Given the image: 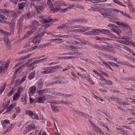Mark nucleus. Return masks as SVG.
Masks as SVG:
<instances>
[{
	"label": "nucleus",
	"mask_w": 135,
	"mask_h": 135,
	"mask_svg": "<svg viewBox=\"0 0 135 135\" xmlns=\"http://www.w3.org/2000/svg\"><path fill=\"white\" fill-rule=\"evenodd\" d=\"M60 68V65L45 67L42 69L44 71H41V73L43 74L54 73L56 71V69Z\"/></svg>",
	"instance_id": "f257e3e1"
},
{
	"label": "nucleus",
	"mask_w": 135,
	"mask_h": 135,
	"mask_svg": "<svg viewBox=\"0 0 135 135\" xmlns=\"http://www.w3.org/2000/svg\"><path fill=\"white\" fill-rule=\"evenodd\" d=\"M46 32L44 31L42 33L39 34L35 37L32 40V42L34 44H38L41 41L40 38L44 35Z\"/></svg>",
	"instance_id": "f03ea898"
},
{
	"label": "nucleus",
	"mask_w": 135,
	"mask_h": 135,
	"mask_svg": "<svg viewBox=\"0 0 135 135\" xmlns=\"http://www.w3.org/2000/svg\"><path fill=\"white\" fill-rule=\"evenodd\" d=\"M118 39H124V40H119V42L121 43L126 45H129L130 44V42L129 41L130 40L129 37L126 36H119L118 37Z\"/></svg>",
	"instance_id": "7ed1b4c3"
},
{
	"label": "nucleus",
	"mask_w": 135,
	"mask_h": 135,
	"mask_svg": "<svg viewBox=\"0 0 135 135\" xmlns=\"http://www.w3.org/2000/svg\"><path fill=\"white\" fill-rule=\"evenodd\" d=\"M40 4L41 5H39L37 7H35L36 10L38 12V10L42 11H43L46 6V3L44 2H41Z\"/></svg>",
	"instance_id": "20e7f679"
},
{
	"label": "nucleus",
	"mask_w": 135,
	"mask_h": 135,
	"mask_svg": "<svg viewBox=\"0 0 135 135\" xmlns=\"http://www.w3.org/2000/svg\"><path fill=\"white\" fill-rule=\"evenodd\" d=\"M32 28L34 30H36L37 27L40 25L39 22L36 20H32Z\"/></svg>",
	"instance_id": "39448f33"
},
{
	"label": "nucleus",
	"mask_w": 135,
	"mask_h": 135,
	"mask_svg": "<svg viewBox=\"0 0 135 135\" xmlns=\"http://www.w3.org/2000/svg\"><path fill=\"white\" fill-rule=\"evenodd\" d=\"M36 86H33L30 87L28 93L29 95L31 96L33 95L36 91Z\"/></svg>",
	"instance_id": "423d86ee"
},
{
	"label": "nucleus",
	"mask_w": 135,
	"mask_h": 135,
	"mask_svg": "<svg viewBox=\"0 0 135 135\" xmlns=\"http://www.w3.org/2000/svg\"><path fill=\"white\" fill-rule=\"evenodd\" d=\"M51 107L52 110L54 113L58 112L59 111V107L55 104H51Z\"/></svg>",
	"instance_id": "0eeeda50"
},
{
	"label": "nucleus",
	"mask_w": 135,
	"mask_h": 135,
	"mask_svg": "<svg viewBox=\"0 0 135 135\" xmlns=\"http://www.w3.org/2000/svg\"><path fill=\"white\" fill-rule=\"evenodd\" d=\"M79 26L80 27L79 28L72 30L71 32H84V27L80 25H79Z\"/></svg>",
	"instance_id": "6e6552de"
},
{
	"label": "nucleus",
	"mask_w": 135,
	"mask_h": 135,
	"mask_svg": "<svg viewBox=\"0 0 135 135\" xmlns=\"http://www.w3.org/2000/svg\"><path fill=\"white\" fill-rule=\"evenodd\" d=\"M45 97V96L38 97L37 98L36 101L39 103H43L44 101L46 100V98Z\"/></svg>",
	"instance_id": "1a4fd4ad"
},
{
	"label": "nucleus",
	"mask_w": 135,
	"mask_h": 135,
	"mask_svg": "<svg viewBox=\"0 0 135 135\" xmlns=\"http://www.w3.org/2000/svg\"><path fill=\"white\" fill-rule=\"evenodd\" d=\"M35 71L34 70L33 71L30 73L28 76V79L29 80H31L35 77Z\"/></svg>",
	"instance_id": "9d476101"
},
{
	"label": "nucleus",
	"mask_w": 135,
	"mask_h": 135,
	"mask_svg": "<svg viewBox=\"0 0 135 135\" xmlns=\"http://www.w3.org/2000/svg\"><path fill=\"white\" fill-rule=\"evenodd\" d=\"M33 32H32L31 30L28 31L27 33L25 34L24 36L20 39V40L22 41L25 39L26 38L30 35H31L33 33Z\"/></svg>",
	"instance_id": "9b49d317"
},
{
	"label": "nucleus",
	"mask_w": 135,
	"mask_h": 135,
	"mask_svg": "<svg viewBox=\"0 0 135 135\" xmlns=\"http://www.w3.org/2000/svg\"><path fill=\"white\" fill-rule=\"evenodd\" d=\"M16 106V104L15 103H13L12 104H11L8 107L6 111L3 113V114L5 113L6 112H8L10 111L13 108L14 106Z\"/></svg>",
	"instance_id": "f8f14e48"
},
{
	"label": "nucleus",
	"mask_w": 135,
	"mask_h": 135,
	"mask_svg": "<svg viewBox=\"0 0 135 135\" xmlns=\"http://www.w3.org/2000/svg\"><path fill=\"white\" fill-rule=\"evenodd\" d=\"M68 23H66L65 24H63L62 25H59L57 27V29H64L66 28L68 29Z\"/></svg>",
	"instance_id": "ddd939ff"
},
{
	"label": "nucleus",
	"mask_w": 135,
	"mask_h": 135,
	"mask_svg": "<svg viewBox=\"0 0 135 135\" xmlns=\"http://www.w3.org/2000/svg\"><path fill=\"white\" fill-rule=\"evenodd\" d=\"M10 12L9 13L11 14V17L15 18H16L18 17V15L15 12L12 11H10Z\"/></svg>",
	"instance_id": "4468645a"
},
{
	"label": "nucleus",
	"mask_w": 135,
	"mask_h": 135,
	"mask_svg": "<svg viewBox=\"0 0 135 135\" xmlns=\"http://www.w3.org/2000/svg\"><path fill=\"white\" fill-rule=\"evenodd\" d=\"M23 20V18L22 17H20L18 20L17 23V26H22V23Z\"/></svg>",
	"instance_id": "2eb2a0df"
},
{
	"label": "nucleus",
	"mask_w": 135,
	"mask_h": 135,
	"mask_svg": "<svg viewBox=\"0 0 135 135\" xmlns=\"http://www.w3.org/2000/svg\"><path fill=\"white\" fill-rule=\"evenodd\" d=\"M47 93V89L40 90L38 92V94L40 95H43L44 93Z\"/></svg>",
	"instance_id": "dca6fc26"
},
{
	"label": "nucleus",
	"mask_w": 135,
	"mask_h": 135,
	"mask_svg": "<svg viewBox=\"0 0 135 135\" xmlns=\"http://www.w3.org/2000/svg\"><path fill=\"white\" fill-rule=\"evenodd\" d=\"M115 23L119 25L121 27L122 26V27H124L125 28L126 27V26H127V25H128L127 24H125L122 22H121L119 21L116 22H115Z\"/></svg>",
	"instance_id": "f3484780"
},
{
	"label": "nucleus",
	"mask_w": 135,
	"mask_h": 135,
	"mask_svg": "<svg viewBox=\"0 0 135 135\" xmlns=\"http://www.w3.org/2000/svg\"><path fill=\"white\" fill-rule=\"evenodd\" d=\"M27 97L25 96L23 97L21 99V102L23 103L24 104H27Z\"/></svg>",
	"instance_id": "a211bd4d"
},
{
	"label": "nucleus",
	"mask_w": 135,
	"mask_h": 135,
	"mask_svg": "<svg viewBox=\"0 0 135 135\" xmlns=\"http://www.w3.org/2000/svg\"><path fill=\"white\" fill-rule=\"evenodd\" d=\"M62 5V3L59 1L56 2L54 4V6L57 8H60V9Z\"/></svg>",
	"instance_id": "6ab92c4d"
},
{
	"label": "nucleus",
	"mask_w": 135,
	"mask_h": 135,
	"mask_svg": "<svg viewBox=\"0 0 135 135\" xmlns=\"http://www.w3.org/2000/svg\"><path fill=\"white\" fill-rule=\"evenodd\" d=\"M91 31V35H97L99 34V30L97 29H93Z\"/></svg>",
	"instance_id": "aec40b11"
},
{
	"label": "nucleus",
	"mask_w": 135,
	"mask_h": 135,
	"mask_svg": "<svg viewBox=\"0 0 135 135\" xmlns=\"http://www.w3.org/2000/svg\"><path fill=\"white\" fill-rule=\"evenodd\" d=\"M9 65V62L8 61L6 62L4 65V67H3V72L5 73L7 70Z\"/></svg>",
	"instance_id": "412c9836"
},
{
	"label": "nucleus",
	"mask_w": 135,
	"mask_h": 135,
	"mask_svg": "<svg viewBox=\"0 0 135 135\" xmlns=\"http://www.w3.org/2000/svg\"><path fill=\"white\" fill-rule=\"evenodd\" d=\"M121 14L123 16L128 17L129 18L132 19V17L129 14L123 11H121L120 12Z\"/></svg>",
	"instance_id": "4be33fe9"
},
{
	"label": "nucleus",
	"mask_w": 135,
	"mask_h": 135,
	"mask_svg": "<svg viewBox=\"0 0 135 135\" xmlns=\"http://www.w3.org/2000/svg\"><path fill=\"white\" fill-rule=\"evenodd\" d=\"M35 124L32 123L28 125L27 127L28 129V130L30 131L31 130L33 129L35 127Z\"/></svg>",
	"instance_id": "5701e85b"
},
{
	"label": "nucleus",
	"mask_w": 135,
	"mask_h": 135,
	"mask_svg": "<svg viewBox=\"0 0 135 135\" xmlns=\"http://www.w3.org/2000/svg\"><path fill=\"white\" fill-rule=\"evenodd\" d=\"M13 125L12 124L10 125L7 128L5 131L4 132V134H6L7 132L9 131L13 127Z\"/></svg>",
	"instance_id": "b1692460"
},
{
	"label": "nucleus",
	"mask_w": 135,
	"mask_h": 135,
	"mask_svg": "<svg viewBox=\"0 0 135 135\" xmlns=\"http://www.w3.org/2000/svg\"><path fill=\"white\" fill-rule=\"evenodd\" d=\"M51 11L52 13H54L57 12L59 11L60 9V8H57V7H52V8H51Z\"/></svg>",
	"instance_id": "393cba45"
},
{
	"label": "nucleus",
	"mask_w": 135,
	"mask_h": 135,
	"mask_svg": "<svg viewBox=\"0 0 135 135\" xmlns=\"http://www.w3.org/2000/svg\"><path fill=\"white\" fill-rule=\"evenodd\" d=\"M42 79H40L38 82V87L39 89H41L43 86V84L42 83Z\"/></svg>",
	"instance_id": "a878e982"
},
{
	"label": "nucleus",
	"mask_w": 135,
	"mask_h": 135,
	"mask_svg": "<svg viewBox=\"0 0 135 135\" xmlns=\"http://www.w3.org/2000/svg\"><path fill=\"white\" fill-rule=\"evenodd\" d=\"M47 93H49L51 94H53L54 92H55V89L54 88H47Z\"/></svg>",
	"instance_id": "bb28decb"
},
{
	"label": "nucleus",
	"mask_w": 135,
	"mask_h": 135,
	"mask_svg": "<svg viewBox=\"0 0 135 135\" xmlns=\"http://www.w3.org/2000/svg\"><path fill=\"white\" fill-rule=\"evenodd\" d=\"M16 90L14 88H12L11 90L9 92L7 96L8 97L11 96L15 92Z\"/></svg>",
	"instance_id": "cd10ccee"
},
{
	"label": "nucleus",
	"mask_w": 135,
	"mask_h": 135,
	"mask_svg": "<svg viewBox=\"0 0 135 135\" xmlns=\"http://www.w3.org/2000/svg\"><path fill=\"white\" fill-rule=\"evenodd\" d=\"M125 30L127 31L128 35H131L132 32L131 30V28L130 27L128 26V25H127V26L125 28Z\"/></svg>",
	"instance_id": "c85d7f7f"
},
{
	"label": "nucleus",
	"mask_w": 135,
	"mask_h": 135,
	"mask_svg": "<svg viewBox=\"0 0 135 135\" xmlns=\"http://www.w3.org/2000/svg\"><path fill=\"white\" fill-rule=\"evenodd\" d=\"M34 14L35 13L34 12H28L27 14V18L29 19L32 17L34 16Z\"/></svg>",
	"instance_id": "c756f323"
},
{
	"label": "nucleus",
	"mask_w": 135,
	"mask_h": 135,
	"mask_svg": "<svg viewBox=\"0 0 135 135\" xmlns=\"http://www.w3.org/2000/svg\"><path fill=\"white\" fill-rule=\"evenodd\" d=\"M20 95V94L17 92L13 96V101L17 99L19 97Z\"/></svg>",
	"instance_id": "7c9ffc66"
},
{
	"label": "nucleus",
	"mask_w": 135,
	"mask_h": 135,
	"mask_svg": "<svg viewBox=\"0 0 135 135\" xmlns=\"http://www.w3.org/2000/svg\"><path fill=\"white\" fill-rule=\"evenodd\" d=\"M25 3L22 2L18 4V8L23 9L25 5Z\"/></svg>",
	"instance_id": "2f4dec72"
},
{
	"label": "nucleus",
	"mask_w": 135,
	"mask_h": 135,
	"mask_svg": "<svg viewBox=\"0 0 135 135\" xmlns=\"http://www.w3.org/2000/svg\"><path fill=\"white\" fill-rule=\"evenodd\" d=\"M50 45H51L50 43L47 42L45 44L40 45H39V47H40V48H42L45 47Z\"/></svg>",
	"instance_id": "473e14b6"
},
{
	"label": "nucleus",
	"mask_w": 135,
	"mask_h": 135,
	"mask_svg": "<svg viewBox=\"0 0 135 135\" xmlns=\"http://www.w3.org/2000/svg\"><path fill=\"white\" fill-rule=\"evenodd\" d=\"M113 1L114 3L116 4L120 5L121 6H123L125 7H126V5L123 4L122 3L120 2L118 0H113Z\"/></svg>",
	"instance_id": "72a5a7b5"
},
{
	"label": "nucleus",
	"mask_w": 135,
	"mask_h": 135,
	"mask_svg": "<svg viewBox=\"0 0 135 135\" xmlns=\"http://www.w3.org/2000/svg\"><path fill=\"white\" fill-rule=\"evenodd\" d=\"M99 31L101 32L102 34H107L109 33V31L105 29L99 30Z\"/></svg>",
	"instance_id": "f704fd0d"
},
{
	"label": "nucleus",
	"mask_w": 135,
	"mask_h": 135,
	"mask_svg": "<svg viewBox=\"0 0 135 135\" xmlns=\"http://www.w3.org/2000/svg\"><path fill=\"white\" fill-rule=\"evenodd\" d=\"M17 33L18 34H21L22 31V26H17Z\"/></svg>",
	"instance_id": "c9c22d12"
},
{
	"label": "nucleus",
	"mask_w": 135,
	"mask_h": 135,
	"mask_svg": "<svg viewBox=\"0 0 135 135\" xmlns=\"http://www.w3.org/2000/svg\"><path fill=\"white\" fill-rule=\"evenodd\" d=\"M83 114H84V115L83 116H81L84 117L85 118L88 119V120L89 119L90 120V119H91L92 118V117L89 115L84 113H83Z\"/></svg>",
	"instance_id": "e433bc0d"
},
{
	"label": "nucleus",
	"mask_w": 135,
	"mask_h": 135,
	"mask_svg": "<svg viewBox=\"0 0 135 135\" xmlns=\"http://www.w3.org/2000/svg\"><path fill=\"white\" fill-rule=\"evenodd\" d=\"M24 65H22L20 67H19L15 71L16 73H18L19 71L20 73L21 71H22L21 70L23 69V68L24 67Z\"/></svg>",
	"instance_id": "4c0bfd02"
},
{
	"label": "nucleus",
	"mask_w": 135,
	"mask_h": 135,
	"mask_svg": "<svg viewBox=\"0 0 135 135\" xmlns=\"http://www.w3.org/2000/svg\"><path fill=\"white\" fill-rule=\"evenodd\" d=\"M79 25H73L68 27V29H73L75 28H79L80 27Z\"/></svg>",
	"instance_id": "58836bf2"
},
{
	"label": "nucleus",
	"mask_w": 135,
	"mask_h": 135,
	"mask_svg": "<svg viewBox=\"0 0 135 135\" xmlns=\"http://www.w3.org/2000/svg\"><path fill=\"white\" fill-rule=\"evenodd\" d=\"M81 97L84 98V99H85L86 102L88 103L90 105H92V102L89 99L83 96H81Z\"/></svg>",
	"instance_id": "ea45409f"
},
{
	"label": "nucleus",
	"mask_w": 135,
	"mask_h": 135,
	"mask_svg": "<svg viewBox=\"0 0 135 135\" xmlns=\"http://www.w3.org/2000/svg\"><path fill=\"white\" fill-rule=\"evenodd\" d=\"M107 17L110 18L112 19H117V20H118V18L117 17H116L112 15V14H111L110 13H108V15H107Z\"/></svg>",
	"instance_id": "a19ab883"
},
{
	"label": "nucleus",
	"mask_w": 135,
	"mask_h": 135,
	"mask_svg": "<svg viewBox=\"0 0 135 135\" xmlns=\"http://www.w3.org/2000/svg\"><path fill=\"white\" fill-rule=\"evenodd\" d=\"M128 7L131 12H135V9H134L133 7L131 4H129L128 5Z\"/></svg>",
	"instance_id": "79ce46f5"
},
{
	"label": "nucleus",
	"mask_w": 135,
	"mask_h": 135,
	"mask_svg": "<svg viewBox=\"0 0 135 135\" xmlns=\"http://www.w3.org/2000/svg\"><path fill=\"white\" fill-rule=\"evenodd\" d=\"M111 30L113 31L116 34L119 35L121 32V31H119L118 30H115L114 29L111 28Z\"/></svg>",
	"instance_id": "37998d69"
},
{
	"label": "nucleus",
	"mask_w": 135,
	"mask_h": 135,
	"mask_svg": "<svg viewBox=\"0 0 135 135\" xmlns=\"http://www.w3.org/2000/svg\"><path fill=\"white\" fill-rule=\"evenodd\" d=\"M75 95L74 93H71L70 94H63V96H64L65 97H73Z\"/></svg>",
	"instance_id": "c03bdc74"
},
{
	"label": "nucleus",
	"mask_w": 135,
	"mask_h": 135,
	"mask_svg": "<svg viewBox=\"0 0 135 135\" xmlns=\"http://www.w3.org/2000/svg\"><path fill=\"white\" fill-rule=\"evenodd\" d=\"M33 112L30 110H27L25 112V114L27 115H29L30 117L32 115Z\"/></svg>",
	"instance_id": "a18cd8bd"
},
{
	"label": "nucleus",
	"mask_w": 135,
	"mask_h": 135,
	"mask_svg": "<svg viewBox=\"0 0 135 135\" xmlns=\"http://www.w3.org/2000/svg\"><path fill=\"white\" fill-rule=\"evenodd\" d=\"M47 4L49 6V7L50 8H52L53 6V4L52 3L50 0H48L47 2Z\"/></svg>",
	"instance_id": "49530a36"
},
{
	"label": "nucleus",
	"mask_w": 135,
	"mask_h": 135,
	"mask_svg": "<svg viewBox=\"0 0 135 135\" xmlns=\"http://www.w3.org/2000/svg\"><path fill=\"white\" fill-rule=\"evenodd\" d=\"M88 21L87 20L82 18H79V22L87 23Z\"/></svg>",
	"instance_id": "de8ad7c7"
},
{
	"label": "nucleus",
	"mask_w": 135,
	"mask_h": 135,
	"mask_svg": "<svg viewBox=\"0 0 135 135\" xmlns=\"http://www.w3.org/2000/svg\"><path fill=\"white\" fill-rule=\"evenodd\" d=\"M113 8H106L104 10L107 11V12L108 13H110L113 11Z\"/></svg>",
	"instance_id": "09e8293b"
},
{
	"label": "nucleus",
	"mask_w": 135,
	"mask_h": 135,
	"mask_svg": "<svg viewBox=\"0 0 135 135\" xmlns=\"http://www.w3.org/2000/svg\"><path fill=\"white\" fill-rule=\"evenodd\" d=\"M30 117L31 118L33 119H37L38 118L37 114L35 113H33V114H32V115Z\"/></svg>",
	"instance_id": "8fccbe9b"
},
{
	"label": "nucleus",
	"mask_w": 135,
	"mask_h": 135,
	"mask_svg": "<svg viewBox=\"0 0 135 135\" xmlns=\"http://www.w3.org/2000/svg\"><path fill=\"white\" fill-rule=\"evenodd\" d=\"M94 129L95 130V132L97 133H98V132L100 133L101 132H102L101 129L97 126L94 128Z\"/></svg>",
	"instance_id": "3c124183"
},
{
	"label": "nucleus",
	"mask_w": 135,
	"mask_h": 135,
	"mask_svg": "<svg viewBox=\"0 0 135 135\" xmlns=\"http://www.w3.org/2000/svg\"><path fill=\"white\" fill-rule=\"evenodd\" d=\"M23 89V87L22 86H20L18 88L17 91V93L20 94L22 92Z\"/></svg>",
	"instance_id": "603ef678"
},
{
	"label": "nucleus",
	"mask_w": 135,
	"mask_h": 135,
	"mask_svg": "<svg viewBox=\"0 0 135 135\" xmlns=\"http://www.w3.org/2000/svg\"><path fill=\"white\" fill-rule=\"evenodd\" d=\"M78 58V57L77 56H66L65 57H64V59H70L73 58L74 59H77Z\"/></svg>",
	"instance_id": "864d4df0"
},
{
	"label": "nucleus",
	"mask_w": 135,
	"mask_h": 135,
	"mask_svg": "<svg viewBox=\"0 0 135 135\" xmlns=\"http://www.w3.org/2000/svg\"><path fill=\"white\" fill-rule=\"evenodd\" d=\"M15 85L16 86H19L20 85L21 83L20 79H17L16 80L15 83Z\"/></svg>",
	"instance_id": "5fc2aeb1"
},
{
	"label": "nucleus",
	"mask_w": 135,
	"mask_h": 135,
	"mask_svg": "<svg viewBox=\"0 0 135 135\" xmlns=\"http://www.w3.org/2000/svg\"><path fill=\"white\" fill-rule=\"evenodd\" d=\"M125 65L129 67H131V68L135 69V66L131 65V64L128 63L127 62L125 63Z\"/></svg>",
	"instance_id": "6e6d98bb"
},
{
	"label": "nucleus",
	"mask_w": 135,
	"mask_h": 135,
	"mask_svg": "<svg viewBox=\"0 0 135 135\" xmlns=\"http://www.w3.org/2000/svg\"><path fill=\"white\" fill-rule=\"evenodd\" d=\"M53 94L54 95H56L57 96H63V94L61 92H54V93Z\"/></svg>",
	"instance_id": "4d7b16f0"
},
{
	"label": "nucleus",
	"mask_w": 135,
	"mask_h": 135,
	"mask_svg": "<svg viewBox=\"0 0 135 135\" xmlns=\"http://www.w3.org/2000/svg\"><path fill=\"white\" fill-rule=\"evenodd\" d=\"M4 42L5 44H6V46H8L9 45L10 41L8 39H4Z\"/></svg>",
	"instance_id": "13d9d810"
},
{
	"label": "nucleus",
	"mask_w": 135,
	"mask_h": 135,
	"mask_svg": "<svg viewBox=\"0 0 135 135\" xmlns=\"http://www.w3.org/2000/svg\"><path fill=\"white\" fill-rule=\"evenodd\" d=\"M52 20L51 19H44L43 20V23H46L50 22H51Z\"/></svg>",
	"instance_id": "bf43d9fd"
},
{
	"label": "nucleus",
	"mask_w": 135,
	"mask_h": 135,
	"mask_svg": "<svg viewBox=\"0 0 135 135\" xmlns=\"http://www.w3.org/2000/svg\"><path fill=\"white\" fill-rule=\"evenodd\" d=\"M16 78V75L15 74H14L11 80V84H12L14 83V82L15 81V80Z\"/></svg>",
	"instance_id": "052dcab7"
},
{
	"label": "nucleus",
	"mask_w": 135,
	"mask_h": 135,
	"mask_svg": "<svg viewBox=\"0 0 135 135\" xmlns=\"http://www.w3.org/2000/svg\"><path fill=\"white\" fill-rule=\"evenodd\" d=\"M127 101H128L131 102H135V99H132L131 98H126L125 99Z\"/></svg>",
	"instance_id": "680f3d73"
},
{
	"label": "nucleus",
	"mask_w": 135,
	"mask_h": 135,
	"mask_svg": "<svg viewBox=\"0 0 135 135\" xmlns=\"http://www.w3.org/2000/svg\"><path fill=\"white\" fill-rule=\"evenodd\" d=\"M108 63L109 64H110V65L113 66H114L115 67L118 66V65L117 64L114 63L113 62H108Z\"/></svg>",
	"instance_id": "e2e57ef3"
},
{
	"label": "nucleus",
	"mask_w": 135,
	"mask_h": 135,
	"mask_svg": "<svg viewBox=\"0 0 135 135\" xmlns=\"http://www.w3.org/2000/svg\"><path fill=\"white\" fill-rule=\"evenodd\" d=\"M1 12L2 13H9V12H10V10H7L6 9H1Z\"/></svg>",
	"instance_id": "0e129e2a"
},
{
	"label": "nucleus",
	"mask_w": 135,
	"mask_h": 135,
	"mask_svg": "<svg viewBox=\"0 0 135 135\" xmlns=\"http://www.w3.org/2000/svg\"><path fill=\"white\" fill-rule=\"evenodd\" d=\"M106 67L108 68L109 69H110L112 71H113V70L112 69V68H111L110 66L108 64L107 62H105V64L104 65Z\"/></svg>",
	"instance_id": "69168bd1"
},
{
	"label": "nucleus",
	"mask_w": 135,
	"mask_h": 135,
	"mask_svg": "<svg viewBox=\"0 0 135 135\" xmlns=\"http://www.w3.org/2000/svg\"><path fill=\"white\" fill-rule=\"evenodd\" d=\"M49 26L48 25H46V26H42L41 28H39L38 29V30H39V31H40L43 29H44L47 27H49Z\"/></svg>",
	"instance_id": "338daca9"
},
{
	"label": "nucleus",
	"mask_w": 135,
	"mask_h": 135,
	"mask_svg": "<svg viewBox=\"0 0 135 135\" xmlns=\"http://www.w3.org/2000/svg\"><path fill=\"white\" fill-rule=\"evenodd\" d=\"M75 113H76L78 114L79 115L81 116H83L84 115L83 113L81 112L80 111L78 110H76Z\"/></svg>",
	"instance_id": "774afa93"
}]
</instances>
